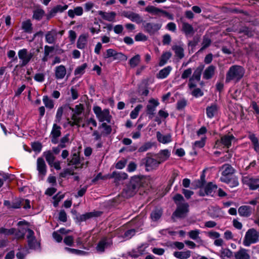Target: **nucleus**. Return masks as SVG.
<instances>
[{"label": "nucleus", "mask_w": 259, "mask_h": 259, "mask_svg": "<svg viewBox=\"0 0 259 259\" xmlns=\"http://www.w3.org/2000/svg\"><path fill=\"white\" fill-rule=\"evenodd\" d=\"M215 67L212 65L208 66L203 73V77L206 79L211 78L214 73Z\"/></svg>", "instance_id": "obj_32"}, {"label": "nucleus", "mask_w": 259, "mask_h": 259, "mask_svg": "<svg viewBox=\"0 0 259 259\" xmlns=\"http://www.w3.org/2000/svg\"><path fill=\"white\" fill-rule=\"evenodd\" d=\"M259 241V232L253 228L249 229L245 233L243 244L245 246H249L252 244H255Z\"/></svg>", "instance_id": "obj_3"}, {"label": "nucleus", "mask_w": 259, "mask_h": 259, "mask_svg": "<svg viewBox=\"0 0 259 259\" xmlns=\"http://www.w3.org/2000/svg\"><path fill=\"white\" fill-rule=\"evenodd\" d=\"M135 39L136 41H146L147 39V37L142 33H139L136 35Z\"/></svg>", "instance_id": "obj_59"}, {"label": "nucleus", "mask_w": 259, "mask_h": 259, "mask_svg": "<svg viewBox=\"0 0 259 259\" xmlns=\"http://www.w3.org/2000/svg\"><path fill=\"white\" fill-rule=\"evenodd\" d=\"M34 79L38 82H43L45 80V75L42 73H36L34 76Z\"/></svg>", "instance_id": "obj_60"}, {"label": "nucleus", "mask_w": 259, "mask_h": 259, "mask_svg": "<svg viewBox=\"0 0 259 259\" xmlns=\"http://www.w3.org/2000/svg\"><path fill=\"white\" fill-rule=\"evenodd\" d=\"M159 103L158 100L151 99L149 100L148 104L146 107V112L150 118H152L155 114L156 108L159 105Z\"/></svg>", "instance_id": "obj_12"}, {"label": "nucleus", "mask_w": 259, "mask_h": 259, "mask_svg": "<svg viewBox=\"0 0 259 259\" xmlns=\"http://www.w3.org/2000/svg\"><path fill=\"white\" fill-rule=\"evenodd\" d=\"M217 188V186L216 185L209 182L200 190L199 195L202 196L205 195L213 196Z\"/></svg>", "instance_id": "obj_8"}, {"label": "nucleus", "mask_w": 259, "mask_h": 259, "mask_svg": "<svg viewBox=\"0 0 259 259\" xmlns=\"http://www.w3.org/2000/svg\"><path fill=\"white\" fill-rule=\"evenodd\" d=\"M220 256L222 259H229L233 256V252L228 248H222Z\"/></svg>", "instance_id": "obj_36"}, {"label": "nucleus", "mask_w": 259, "mask_h": 259, "mask_svg": "<svg viewBox=\"0 0 259 259\" xmlns=\"http://www.w3.org/2000/svg\"><path fill=\"white\" fill-rule=\"evenodd\" d=\"M45 15V11L41 9H38L34 11L33 18L37 20H40Z\"/></svg>", "instance_id": "obj_47"}, {"label": "nucleus", "mask_w": 259, "mask_h": 259, "mask_svg": "<svg viewBox=\"0 0 259 259\" xmlns=\"http://www.w3.org/2000/svg\"><path fill=\"white\" fill-rule=\"evenodd\" d=\"M59 219L60 221L66 222L67 221V214L64 210H61L59 214Z\"/></svg>", "instance_id": "obj_62"}, {"label": "nucleus", "mask_w": 259, "mask_h": 259, "mask_svg": "<svg viewBox=\"0 0 259 259\" xmlns=\"http://www.w3.org/2000/svg\"><path fill=\"white\" fill-rule=\"evenodd\" d=\"M37 170L40 175L45 176L47 173V165L42 158L39 157L37 160Z\"/></svg>", "instance_id": "obj_21"}, {"label": "nucleus", "mask_w": 259, "mask_h": 259, "mask_svg": "<svg viewBox=\"0 0 259 259\" xmlns=\"http://www.w3.org/2000/svg\"><path fill=\"white\" fill-rule=\"evenodd\" d=\"M200 233V231L199 230L195 229L189 231L188 232V235L191 239L195 240H197L198 242H202V241L199 237Z\"/></svg>", "instance_id": "obj_34"}, {"label": "nucleus", "mask_w": 259, "mask_h": 259, "mask_svg": "<svg viewBox=\"0 0 259 259\" xmlns=\"http://www.w3.org/2000/svg\"><path fill=\"white\" fill-rule=\"evenodd\" d=\"M152 145L151 143H146L139 148L138 151L139 152H145L150 149L152 147Z\"/></svg>", "instance_id": "obj_53"}, {"label": "nucleus", "mask_w": 259, "mask_h": 259, "mask_svg": "<svg viewBox=\"0 0 259 259\" xmlns=\"http://www.w3.org/2000/svg\"><path fill=\"white\" fill-rule=\"evenodd\" d=\"M89 36L88 33H83L79 36L76 43L78 49L82 50L87 47Z\"/></svg>", "instance_id": "obj_16"}, {"label": "nucleus", "mask_w": 259, "mask_h": 259, "mask_svg": "<svg viewBox=\"0 0 259 259\" xmlns=\"http://www.w3.org/2000/svg\"><path fill=\"white\" fill-rule=\"evenodd\" d=\"M140 60H141V57L139 55H136L135 56H134L133 57H132L129 61V63H130L131 67H136L140 63Z\"/></svg>", "instance_id": "obj_44"}, {"label": "nucleus", "mask_w": 259, "mask_h": 259, "mask_svg": "<svg viewBox=\"0 0 259 259\" xmlns=\"http://www.w3.org/2000/svg\"><path fill=\"white\" fill-rule=\"evenodd\" d=\"M19 59L22 61V66L26 65L33 56V54L29 52L26 49L20 50L18 53Z\"/></svg>", "instance_id": "obj_7"}, {"label": "nucleus", "mask_w": 259, "mask_h": 259, "mask_svg": "<svg viewBox=\"0 0 259 259\" xmlns=\"http://www.w3.org/2000/svg\"><path fill=\"white\" fill-rule=\"evenodd\" d=\"M170 156V152L168 150H163L158 154V161L160 163L166 160Z\"/></svg>", "instance_id": "obj_35"}, {"label": "nucleus", "mask_w": 259, "mask_h": 259, "mask_svg": "<svg viewBox=\"0 0 259 259\" xmlns=\"http://www.w3.org/2000/svg\"><path fill=\"white\" fill-rule=\"evenodd\" d=\"M103 56L104 59L113 57V60H116L118 58L123 57L124 55L121 53H117L114 49H109L106 51V52L103 54Z\"/></svg>", "instance_id": "obj_20"}, {"label": "nucleus", "mask_w": 259, "mask_h": 259, "mask_svg": "<svg viewBox=\"0 0 259 259\" xmlns=\"http://www.w3.org/2000/svg\"><path fill=\"white\" fill-rule=\"evenodd\" d=\"M162 210L161 208H156L151 213V219L153 221L158 220L161 217Z\"/></svg>", "instance_id": "obj_39"}, {"label": "nucleus", "mask_w": 259, "mask_h": 259, "mask_svg": "<svg viewBox=\"0 0 259 259\" xmlns=\"http://www.w3.org/2000/svg\"><path fill=\"white\" fill-rule=\"evenodd\" d=\"M16 232V229L15 228H11V229H6L4 228H0V233L2 234H4L5 235H13Z\"/></svg>", "instance_id": "obj_48"}, {"label": "nucleus", "mask_w": 259, "mask_h": 259, "mask_svg": "<svg viewBox=\"0 0 259 259\" xmlns=\"http://www.w3.org/2000/svg\"><path fill=\"white\" fill-rule=\"evenodd\" d=\"M127 175L123 172L113 171L109 176V178L114 179V182L118 183L127 178Z\"/></svg>", "instance_id": "obj_19"}, {"label": "nucleus", "mask_w": 259, "mask_h": 259, "mask_svg": "<svg viewBox=\"0 0 259 259\" xmlns=\"http://www.w3.org/2000/svg\"><path fill=\"white\" fill-rule=\"evenodd\" d=\"M204 183L200 180H195L192 183L195 188H200V189L204 186Z\"/></svg>", "instance_id": "obj_63"}, {"label": "nucleus", "mask_w": 259, "mask_h": 259, "mask_svg": "<svg viewBox=\"0 0 259 259\" xmlns=\"http://www.w3.org/2000/svg\"><path fill=\"white\" fill-rule=\"evenodd\" d=\"M22 29L23 31L28 33H31L32 31V24L30 20H27L22 22Z\"/></svg>", "instance_id": "obj_33"}, {"label": "nucleus", "mask_w": 259, "mask_h": 259, "mask_svg": "<svg viewBox=\"0 0 259 259\" xmlns=\"http://www.w3.org/2000/svg\"><path fill=\"white\" fill-rule=\"evenodd\" d=\"M46 159L50 166H52L55 160V156L51 151H47L44 153Z\"/></svg>", "instance_id": "obj_43"}, {"label": "nucleus", "mask_w": 259, "mask_h": 259, "mask_svg": "<svg viewBox=\"0 0 259 259\" xmlns=\"http://www.w3.org/2000/svg\"><path fill=\"white\" fill-rule=\"evenodd\" d=\"M76 169L74 167L67 168L60 172V176L62 178H65L68 175H73L74 174V171Z\"/></svg>", "instance_id": "obj_42"}, {"label": "nucleus", "mask_w": 259, "mask_h": 259, "mask_svg": "<svg viewBox=\"0 0 259 259\" xmlns=\"http://www.w3.org/2000/svg\"><path fill=\"white\" fill-rule=\"evenodd\" d=\"M74 238L71 236H67L64 239V242L68 246H71L73 243Z\"/></svg>", "instance_id": "obj_61"}, {"label": "nucleus", "mask_w": 259, "mask_h": 259, "mask_svg": "<svg viewBox=\"0 0 259 259\" xmlns=\"http://www.w3.org/2000/svg\"><path fill=\"white\" fill-rule=\"evenodd\" d=\"M27 231V239L29 248L34 249L39 248V243L36 240L34 232L30 229H28Z\"/></svg>", "instance_id": "obj_11"}, {"label": "nucleus", "mask_w": 259, "mask_h": 259, "mask_svg": "<svg viewBox=\"0 0 259 259\" xmlns=\"http://www.w3.org/2000/svg\"><path fill=\"white\" fill-rule=\"evenodd\" d=\"M41 144L38 142L33 143L32 144V149L34 151L36 152H40L41 150Z\"/></svg>", "instance_id": "obj_58"}, {"label": "nucleus", "mask_w": 259, "mask_h": 259, "mask_svg": "<svg viewBox=\"0 0 259 259\" xmlns=\"http://www.w3.org/2000/svg\"><path fill=\"white\" fill-rule=\"evenodd\" d=\"M112 244V240L110 238L104 237L98 242L96 250L99 252H103L106 248L110 247Z\"/></svg>", "instance_id": "obj_9"}, {"label": "nucleus", "mask_w": 259, "mask_h": 259, "mask_svg": "<svg viewBox=\"0 0 259 259\" xmlns=\"http://www.w3.org/2000/svg\"><path fill=\"white\" fill-rule=\"evenodd\" d=\"M122 15L129 19L131 21L136 22L137 24H140L143 22V19L141 16L136 13L132 12H124Z\"/></svg>", "instance_id": "obj_14"}, {"label": "nucleus", "mask_w": 259, "mask_h": 259, "mask_svg": "<svg viewBox=\"0 0 259 259\" xmlns=\"http://www.w3.org/2000/svg\"><path fill=\"white\" fill-rule=\"evenodd\" d=\"M244 70L240 66L233 65L231 66L226 74V82L228 83L231 80L238 81L243 76Z\"/></svg>", "instance_id": "obj_2"}, {"label": "nucleus", "mask_w": 259, "mask_h": 259, "mask_svg": "<svg viewBox=\"0 0 259 259\" xmlns=\"http://www.w3.org/2000/svg\"><path fill=\"white\" fill-rule=\"evenodd\" d=\"M156 25H154L151 23H147L145 25V28L146 30L149 32H152L154 31L155 30V27L156 26Z\"/></svg>", "instance_id": "obj_64"}, {"label": "nucleus", "mask_w": 259, "mask_h": 259, "mask_svg": "<svg viewBox=\"0 0 259 259\" xmlns=\"http://www.w3.org/2000/svg\"><path fill=\"white\" fill-rule=\"evenodd\" d=\"M191 254V251L188 250L179 251V259H188Z\"/></svg>", "instance_id": "obj_49"}, {"label": "nucleus", "mask_w": 259, "mask_h": 259, "mask_svg": "<svg viewBox=\"0 0 259 259\" xmlns=\"http://www.w3.org/2000/svg\"><path fill=\"white\" fill-rule=\"evenodd\" d=\"M171 70V67L170 66H167L160 70L157 74L156 77L159 79H164L169 75Z\"/></svg>", "instance_id": "obj_31"}, {"label": "nucleus", "mask_w": 259, "mask_h": 259, "mask_svg": "<svg viewBox=\"0 0 259 259\" xmlns=\"http://www.w3.org/2000/svg\"><path fill=\"white\" fill-rule=\"evenodd\" d=\"M80 163V158L78 156H77L76 154H73L71 159L69 161L68 165H74V167L75 169L78 168L82 167V164H81V166H79V164Z\"/></svg>", "instance_id": "obj_30"}, {"label": "nucleus", "mask_w": 259, "mask_h": 259, "mask_svg": "<svg viewBox=\"0 0 259 259\" xmlns=\"http://www.w3.org/2000/svg\"><path fill=\"white\" fill-rule=\"evenodd\" d=\"M67 8L68 5H64L63 6L60 5H57L50 10L48 14L47 18L49 19L55 16L57 13H62L67 10Z\"/></svg>", "instance_id": "obj_15"}, {"label": "nucleus", "mask_w": 259, "mask_h": 259, "mask_svg": "<svg viewBox=\"0 0 259 259\" xmlns=\"http://www.w3.org/2000/svg\"><path fill=\"white\" fill-rule=\"evenodd\" d=\"M236 138L232 134H226L221 136L220 140L216 141V145H222L224 147L229 148L232 143L235 142Z\"/></svg>", "instance_id": "obj_5"}, {"label": "nucleus", "mask_w": 259, "mask_h": 259, "mask_svg": "<svg viewBox=\"0 0 259 259\" xmlns=\"http://www.w3.org/2000/svg\"><path fill=\"white\" fill-rule=\"evenodd\" d=\"M63 108L62 107H60L58 108L57 113H56V122H60L61 118H62V115H63Z\"/></svg>", "instance_id": "obj_54"}, {"label": "nucleus", "mask_w": 259, "mask_h": 259, "mask_svg": "<svg viewBox=\"0 0 259 259\" xmlns=\"http://www.w3.org/2000/svg\"><path fill=\"white\" fill-rule=\"evenodd\" d=\"M42 101L46 108L52 109L54 107L53 101L50 99L47 96L43 97Z\"/></svg>", "instance_id": "obj_41"}, {"label": "nucleus", "mask_w": 259, "mask_h": 259, "mask_svg": "<svg viewBox=\"0 0 259 259\" xmlns=\"http://www.w3.org/2000/svg\"><path fill=\"white\" fill-rule=\"evenodd\" d=\"M143 106L141 104L137 105L135 108L130 113V117L132 119H136L139 113L140 110L142 109Z\"/></svg>", "instance_id": "obj_46"}, {"label": "nucleus", "mask_w": 259, "mask_h": 259, "mask_svg": "<svg viewBox=\"0 0 259 259\" xmlns=\"http://www.w3.org/2000/svg\"><path fill=\"white\" fill-rule=\"evenodd\" d=\"M235 259H250V255L248 250L241 248L235 253Z\"/></svg>", "instance_id": "obj_24"}, {"label": "nucleus", "mask_w": 259, "mask_h": 259, "mask_svg": "<svg viewBox=\"0 0 259 259\" xmlns=\"http://www.w3.org/2000/svg\"><path fill=\"white\" fill-rule=\"evenodd\" d=\"M157 140L163 144H166L171 141V136L169 134L163 135L159 132L156 133Z\"/></svg>", "instance_id": "obj_26"}, {"label": "nucleus", "mask_w": 259, "mask_h": 259, "mask_svg": "<svg viewBox=\"0 0 259 259\" xmlns=\"http://www.w3.org/2000/svg\"><path fill=\"white\" fill-rule=\"evenodd\" d=\"M171 54L169 52H164L161 56L160 61L159 62V65L160 66H163L167 62L168 60L170 58Z\"/></svg>", "instance_id": "obj_37"}, {"label": "nucleus", "mask_w": 259, "mask_h": 259, "mask_svg": "<svg viewBox=\"0 0 259 259\" xmlns=\"http://www.w3.org/2000/svg\"><path fill=\"white\" fill-rule=\"evenodd\" d=\"M160 161L153 158L147 157L146 159L145 165L148 170H150L156 168Z\"/></svg>", "instance_id": "obj_22"}, {"label": "nucleus", "mask_w": 259, "mask_h": 259, "mask_svg": "<svg viewBox=\"0 0 259 259\" xmlns=\"http://www.w3.org/2000/svg\"><path fill=\"white\" fill-rule=\"evenodd\" d=\"M182 31L187 36H192L194 33V28L191 25L184 23L182 25Z\"/></svg>", "instance_id": "obj_27"}, {"label": "nucleus", "mask_w": 259, "mask_h": 259, "mask_svg": "<svg viewBox=\"0 0 259 259\" xmlns=\"http://www.w3.org/2000/svg\"><path fill=\"white\" fill-rule=\"evenodd\" d=\"M61 127L60 126L54 123L51 132L50 137L53 144H56L58 143V138L61 135Z\"/></svg>", "instance_id": "obj_13"}, {"label": "nucleus", "mask_w": 259, "mask_h": 259, "mask_svg": "<svg viewBox=\"0 0 259 259\" xmlns=\"http://www.w3.org/2000/svg\"><path fill=\"white\" fill-rule=\"evenodd\" d=\"M189 205L184 201L183 197L179 194V218L185 217L189 212Z\"/></svg>", "instance_id": "obj_10"}, {"label": "nucleus", "mask_w": 259, "mask_h": 259, "mask_svg": "<svg viewBox=\"0 0 259 259\" xmlns=\"http://www.w3.org/2000/svg\"><path fill=\"white\" fill-rule=\"evenodd\" d=\"M249 139L251 141L253 146V149L254 151L258 153L259 152V143L257 138L256 137L254 134H251L249 136Z\"/></svg>", "instance_id": "obj_38"}, {"label": "nucleus", "mask_w": 259, "mask_h": 259, "mask_svg": "<svg viewBox=\"0 0 259 259\" xmlns=\"http://www.w3.org/2000/svg\"><path fill=\"white\" fill-rule=\"evenodd\" d=\"M201 74V69H199V68H197L194 72L193 76L191 78L195 80L196 81H199L200 79Z\"/></svg>", "instance_id": "obj_51"}, {"label": "nucleus", "mask_w": 259, "mask_h": 259, "mask_svg": "<svg viewBox=\"0 0 259 259\" xmlns=\"http://www.w3.org/2000/svg\"><path fill=\"white\" fill-rule=\"evenodd\" d=\"M206 139V137L203 136L201 138L200 140L195 141L193 144V148L195 149L196 148H201L203 147L205 144Z\"/></svg>", "instance_id": "obj_45"}, {"label": "nucleus", "mask_w": 259, "mask_h": 259, "mask_svg": "<svg viewBox=\"0 0 259 259\" xmlns=\"http://www.w3.org/2000/svg\"><path fill=\"white\" fill-rule=\"evenodd\" d=\"M57 36V32L55 30L48 31L46 34V41L50 44L55 43Z\"/></svg>", "instance_id": "obj_29"}, {"label": "nucleus", "mask_w": 259, "mask_h": 259, "mask_svg": "<svg viewBox=\"0 0 259 259\" xmlns=\"http://www.w3.org/2000/svg\"><path fill=\"white\" fill-rule=\"evenodd\" d=\"M210 43H211V40L209 38L206 37H204L203 41L202 43V47L201 48V49L200 50V51L206 49V48H207L210 45Z\"/></svg>", "instance_id": "obj_56"}, {"label": "nucleus", "mask_w": 259, "mask_h": 259, "mask_svg": "<svg viewBox=\"0 0 259 259\" xmlns=\"http://www.w3.org/2000/svg\"><path fill=\"white\" fill-rule=\"evenodd\" d=\"M222 169L223 171L222 176L220 178L221 181L226 183H230L231 181L230 178L234 172V169L229 164L223 165L222 167Z\"/></svg>", "instance_id": "obj_6"}, {"label": "nucleus", "mask_w": 259, "mask_h": 259, "mask_svg": "<svg viewBox=\"0 0 259 259\" xmlns=\"http://www.w3.org/2000/svg\"><path fill=\"white\" fill-rule=\"evenodd\" d=\"M72 121H70L69 122V124L71 126H74V125L79 126V124L81 119H80V118L78 117L77 116V115H75V114H73L72 115Z\"/></svg>", "instance_id": "obj_50"}, {"label": "nucleus", "mask_w": 259, "mask_h": 259, "mask_svg": "<svg viewBox=\"0 0 259 259\" xmlns=\"http://www.w3.org/2000/svg\"><path fill=\"white\" fill-rule=\"evenodd\" d=\"M145 181V178L143 177H134L130 185L124 189L123 195L127 198L134 196L139 187L144 186L143 183Z\"/></svg>", "instance_id": "obj_1"}, {"label": "nucleus", "mask_w": 259, "mask_h": 259, "mask_svg": "<svg viewBox=\"0 0 259 259\" xmlns=\"http://www.w3.org/2000/svg\"><path fill=\"white\" fill-rule=\"evenodd\" d=\"M87 67V63H84L81 65L78 66L74 70V75L77 77L80 76L84 74Z\"/></svg>", "instance_id": "obj_40"}, {"label": "nucleus", "mask_w": 259, "mask_h": 259, "mask_svg": "<svg viewBox=\"0 0 259 259\" xmlns=\"http://www.w3.org/2000/svg\"><path fill=\"white\" fill-rule=\"evenodd\" d=\"M98 14L105 20L109 22L115 21L116 13L115 12H106L102 11L97 12Z\"/></svg>", "instance_id": "obj_18"}, {"label": "nucleus", "mask_w": 259, "mask_h": 259, "mask_svg": "<svg viewBox=\"0 0 259 259\" xmlns=\"http://www.w3.org/2000/svg\"><path fill=\"white\" fill-rule=\"evenodd\" d=\"M145 11L153 15H158L159 13H162L165 15L167 14L166 11L157 8L153 6H148L145 8Z\"/></svg>", "instance_id": "obj_28"}, {"label": "nucleus", "mask_w": 259, "mask_h": 259, "mask_svg": "<svg viewBox=\"0 0 259 259\" xmlns=\"http://www.w3.org/2000/svg\"><path fill=\"white\" fill-rule=\"evenodd\" d=\"M218 108L215 104L208 106L206 109L207 116L209 118L213 117L218 113Z\"/></svg>", "instance_id": "obj_25"}, {"label": "nucleus", "mask_w": 259, "mask_h": 259, "mask_svg": "<svg viewBox=\"0 0 259 259\" xmlns=\"http://www.w3.org/2000/svg\"><path fill=\"white\" fill-rule=\"evenodd\" d=\"M99 128H103L104 130V133L106 135H109L111 133L112 129L110 125H107L106 123L103 122L99 126Z\"/></svg>", "instance_id": "obj_52"}, {"label": "nucleus", "mask_w": 259, "mask_h": 259, "mask_svg": "<svg viewBox=\"0 0 259 259\" xmlns=\"http://www.w3.org/2000/svg\"><path fill=\"white\" fill-rule=\"evenodd\" d=\"M252 212V208L249 206L243 205L238 208V213L241 217H249Z\"/></svg>", "instance_id": "obj_23"}, {"label": "nucleus", "mask_w": 259, "mask_h": 259, "mask_svg": "<svg viewBox=\"0 0 259 259\" xmlns=\"http://www.w3.org/2000/svg\"><path fill=\"white\" fill-rule=\"evenodd\" d=\"M93 111L95 114L96 117L100 122L110 123L111 119V115L110 114L109 109H104L102 110L101 108L98 106L93 107Z\"/></svg>", "instance_id": "obj_4"}, {"label": "nucleus", "mask_w": 259, "mask_h": 259, "mask_svg": "<svg viewBox=\"0 0 259 259\" xmlns=\"http://www.w3.org/2000/svg\"><path fill=\"white\" fill-rule=\"evenodd\" d=\"M55 76L57 79H63L67 73L66 68L65 66L60 65L55 68Z\"/></svg>", "instance_id": "obj_17"}, {"label": "nucleus", "mask_w": 259, "mask_h": 259, "mask_svg": "<svg viewBox=\"0 0 259 259\" xmlns=\"http://www.w3.org/2000/svg\"><path fill=\"white\" fill-rule=\"evenodd\" d=\"M127 161L125 159H122L119 161H118L116 164H115V168L119 169H121L123 168L126 164Z\"/></svg>", "instance_id": "obj_55"}, {"label": "nucleus", "mask_w": 259, "mask_h": 259, "mask_svg": "<svg viewBox=\"0 0 259 259\" xmlns=\"http://www.w3.org/2000/svg\"><path fill=\"white\" fill-rule=\"evenodd\" d=\"M15 237L17 239H22L24 237L25 231L24 230H16V232L14 234Z\"/></svg>", "instance_id": "obj_57"}]
</instances>
